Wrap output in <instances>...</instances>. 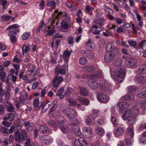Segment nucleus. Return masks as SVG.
I'll return each mask as SVG.
<instances>
[{"label":"nucleus","mask_w":146,"mask_h":146,"mask_svg":"<svg viewBox=\"0 0 146 146\" xmlns=\"http://www.w3.org/2000/svg\"><path fill=\"white\" fill-rule=\"evenodd\" d=\"M110 70L111 77L114 78L117 82L120 83L124 80V78L125 76V69L121 68L119 70L113 71L110 68Z\"/></svg>","instance_id":"1"},{"label":"nucleus","mask_w":146,"mask_h":146,"mask_svg":"<svg viewBox=\"0 0 146 146\" xmlns=\"http://www.w3.org/2000/svg\"><path fill=\"white\" fill-rule=\"evenodd\" d=\"M62 113L70 121L74 119L78 115V113L75 110L70 108H67L63 109Z\"/></svg>","instance_id":"2"},{"label":"nucleus","mask_w":146,"mask_h":146,"mask_svg":"<svg viewBox=\"0 0 146 146\" xmlns=\"http://www.w3.org/2000/svg\"><path fill=\"white\" fill-rule=\"evenodd\" d=\"M27 135L26 131L24 130L21 131V136L19 132H17L15 134V140L19 143H21L23 141L26 140L27 138Z\"/></svg>","instance_id":"3"},{"label":"nucleus","mask_w":146,"mask_h":146,"mask_svg":"<svg viewBox=\"0 0 146 146\" xmlns=\"http://www.w3.org/2000/svg\"><path fill=\"white\" fill-rule=\"evenodd\" d=\"M125 64L128 67L132 68L137 65V63L135 59L131 58H128L126 59L125 61Z\"/></svg>","instance_id":"4"},{"label":"nucleus","mask_w":146,"mask_h":146,"mask_svg":"<svg viewBox=\"0 0 146 146\" xmlns=\"http://www.w3.org/2000/svg\"><path fill=\"white\" fill-rule=\"evenodd\" d=\"M106 51L107 52H113V53H119V49L115 48V46L113 43L110 42L107 44L105 47Z\"/></svg>","instance_id":"5"},{"label":"nucleus","mask_w":146,"mask_h":146,"mask_svg":"<svg viewBox=\"0 0 146 146\" xmlns=\"http://www.w3.org/2000/svg\"><path fill=\"white\" fill-rule=\"evenodd\" d=\"M119 53H113V52H111L110 53H107L104 57V60L106 62H111L114 59L116 55Z\"/></svg>","instance_id":"6"},{"label":"nucleus","mask_w":146,"mask_h":146,"mask_svg":"<svg viewBox=\"0 0 146 146\" xmlns=\"http://www.w3.org/2000/svg\"><path fill=\"white\" fill-rule=\"evenodd\" d=\"M74 145L75 146H87L88 143L85 139L80 137L78 139H75Z\"/></svg>","instance_id":"7"},{"label":"nucleus","mask_w":146,"mask_h":146,"mask_svg":"<svg viewBox=\"0 0 146 146\" xmlns=\"http://www.w3.org/2000/svg\"><path fill=\"white\" fill-rule=\"evenodd\" d=\"M84 136L88 139L90 138L92 136V131L90 127H84L82 128Z\"/></svg>","instance_id":"8"},{"label":"nucleus","mask_w":146,"mask_h":146,"mask_svg":"<svg viewBox=\"0 0 146 146\" xmlns=\"http://www.w3.org/2000/svg\"><path fill=\"white\" fill-rule=\"evenodd\" d=\"M97 98L98 100L100 102L105 103H107L109 101L110 98L109 96L102 93L98 94Z\"/></svg>","instance_id":"9"},{"label":"nucleus","mask_w":146,"mask_h":146,"mask_svg":"<svg viewBox=\"0 0 146 146\" xmlns=\"http://www.w3.org/2000/svg\"><path fill=\"white\" fill-rule=\"evenodd\" d=\"M19 27L20 26L17 24H14L7 27L6 30H10L9 34V35H12L16 34L19 31V29L17 28Z\"/></svg>","instance_id":"10"},{"label":"nucleus","mask_w":146,"mask_h":146,"mask_svg":"<svg viewBox=\"0 0 146 146\" xmlns=\"http://www.w3.org/2000/svg\"><path fill=\"white\" fill-rule=\"evenodd\" d=\"M47 104H44L42 102H39L38 98H35L33 100V105L35 110L39 109L41 106H45Z\"/></svg>","instance_id":"11"},{"label":"nucleus","mask_w":146,"mask_h":146,"mask_svg":"<svg viewBox=\"0 0 146 146\" xmlns=\"http://www.w3.org/2000/svg\"><path fill=\"white\" fill-rule=\"evenodd\" d=\"M63 80V78L61 76L58 75L56 76L52 81V86L54 88H57L59 84Z\"/></svg>","instance_id":"12"},{"label":"nucleus","mask_w":146,"mask_h":146,"mask_svg":"<svg viewBox=\"0 0 146 146\" xmlns=\"http://www.w3.org/2000/svg\"><path fill=\"white\" fill-rule=\"evenodd\" d=\"M41 140L43 144L48 145L52 142V139L50 136L45 135L42 136Z\"/></svg>","instance_id":"13"},{"label":"nucleus","mask_w":146,"mask_h":146,"mask_svg":"<svg viewBox=\"0 0 146 146\" xmlns=\"http://www.w3.org/2000/svg\"><path fill=\"white\" fill-rule=\"evenodd\" d=\"M136 73L139 74L146 73V64H141L136 71Z\"/></svg>","instance_id":"14"},{"label":"nucleus","mask_w":146,"mask_h":146,"mask_svg":"<svg viewBox=\"0 0 146 146\" xmlns=\"http://www.w3.org/2000/svg\"><path fill=\"white\" fill-rule=\"evenodd\" d=\"M100 86L101 87L102 89H106L107 87L111 86V85L110 83L108 82L107 81L105 80H102L100 81Z\"/></svg>","instance_id":"15"},{"label":"nucleus","mask_w":146,"mask_h":146,"mask_svg":"<svg viewBox=\"0 0 146 146\" xmlns=\"http://www.w3.org/2000/svg\"><path fill=\"white\" fill-rule=\"evenodd\" d=\"M36 66L33 65L32 66V69L27 72V74L29 75L32 76H35L37 72L38 69L35 68Z\"/></svg>","instance_id":"16"},{"label":"nucleus","mask_w":146,"mask_h":146,"mask_svg":"<svg viewBox=\"0 0 146 146\" xmlns=\"http://www.w3.org/2000/svg\"><path fill=\"white\" fill-rule=\"evenodd\" d=\"M28 94L25 91L22 92L20 94V96L19 98V100L21 103H23L27 100Z\"/></svg>","instance_id":"17"},{"label":"nucleus","mask_w":146,"mask_h":146,"mask_svg":"<svg viewBox=\"0 0 146 146\" xmlns=\"http://www.w3.org/2000/svg\"><path fill=\"white\" fill-rule=\"evenodd\" d=\"M79 88L80 93L82 96H86L89 94V91L86 88L79 86Z\"/></svg>","instance_id":"18"},{"label":"nucleus","mask_w":146,"mask_h":146,"mask_svg":"<svg viewBox=\"0 0 146 146\" xmlns=\"http://www.w3.org/2000/svg\"><path fill=\"white\" fill-rule=\"evenodd\" d=\"M39 131L43 133H49V130L48 127L44 125H41L39 128Z\"/></svg>","instance_id":"19"},{"label":"nucleus","mask_w":146,"mask_h":146,"mask_svg":"<svg viewBox=\"0 0 146 146\" xmlns=\"http://www.w3.org/2000/svg\"><path fill=\"white\" fill-rule=\"evenodd\" d=\"M79 122L77 119H75L73 120V121L72 122L71 124L68 126V128L72 130L75 127L78 126Z\"/></svg>","instance_id":"20"},{"label":"nucleus","mask_w":146,"mask_h":146,"mask_svg":"<svg viewBox=\"0 0 146 146\" xmlns=\"http://www.w3.org/2000/svg\"><path fill=\"white\" fill-rule=\"evenodd\" d=\"M125 130V129L124 127L121 126L115 129V134L118 135H121L123 134Z\"/></svg>","instance_id":"21"},{"label":"nucleus","mask_w":146,"mask_h":146,"mask_svg":"<svg viewBox=\"0 0 146 146\" xmlns=\"http://www.w3.org/2000/svg\"><path fill=\"white\" fill-rule=\"evenodd\" d=\"M135 82L138 83H142L146 81V76L141 75L135 78Z\"/></svg>","instance_id":"22"},{"label":"nucleus","mask_w":146,"mask_h":146,"mask_svg":"<svg viewBox=\"0 0 146 146\" xmlns=\"http://www.w3.org/2000/svg\"><path fill=\"white\" fill-rule=\"evenodd\" d=\"M25 127L27 128V129L29 132H30L33 129V124L32 123H30L29 121L25 122L24 124Z\"/></svg>","instance_id":"23"},{"label":"nucleus","mask_w":146,"mask_h":146,"mask_svg":"<svg viewBox=\"0 0 146 146\" xmlns=\"http://www.w3.org/2000/svg\"><path fill=\"white\" fill-rule=\"evenodd\" d=\"M117 105L121 110L126 109L129 106V105L127 102H121L118 103Z\"/></svg>","instance_id":"24"},{"label":"nucleus","mask_w":146,"mask_h":146,"mask_svg":"<svg viewBox=\"0 0 146 146\" xmlns=\"http://www.w3.org/2000/svg\"><path fill=\"white\" fill-rule=\"evenodd\" d=\"M79 102H82V104L85 105L87 106L89 104V100L87 98L83 97H80L78 98Z\"/></svg>","instance_id":"25"},{"label":"nucleus","mask_w":146,"mask_h":146,"mask_svg":"<svg viewBox=\"0 0 146 146\" xmlns=\"http://www.w3.org/2000/svg\"><path fill=\"white\" fill-rule=\"evenodd\" d=\"M88 85L91 89H95L98 87L99 85L98 83L96 81H92L89 83Z\"/></svg>","instance_id":"26"},{"label":"nucleus","mask_w":146,"mask_h":146,"mask_svg":"<svg viewBox=\"0 0 146 146\" xmlns=\"http://www.w3.org/2000/svg\"><path fill=\"white\" fill-rule=\"evenodd\" d=\"M55 73L57 75L59 73L63 75L65 73V71L63 69L60 68L59 66H57L56 67Z\"/></svg>","instance_id":"27"},{"label":"nucleus","mask_w":146,"mask_h":146,"mask_svg":"<svg viewBox=\"0 0 146 146\" xmlns=\"http://www.w3.org/2000/svg\"><path fill=\"white\" fill-rule=\"evenodd\" d=\"M136 120L137 119L135 117H131L127 120V122L129 125H132L135 123Z\"/></svg>","instance_id":"28"},{"label":"nucleus","mask_w":146,"mask_h":146,"mask_svg":"<svg viewBox=\"0 0 146 146\" xmlns=\"http://www.w3.org/2000/svg\"><path fill=\"white\" fill-rule=\"evenodd\" d=\"M131 111L129 110L126 111L123 115L122 118L124 120L127 119L131 115Z\"/></svg>","instance_id":"29"},{"label":"nucleus","mask_w":146,"mask_h":146,"mask_svg":"<svg viewBox=\"0 0 146 146\" xmlns=\"http://www.w3.org/2000/svg\"><path fill=\"white\" fill-rule=\"evenodd\" d=\"M123 98L125 100L127 101H130L133 100L134 98V96L132 94H126L123 96Z\"/></svg>","instance_id":"30"},{"label":"nucleus","mask_w":146,"mask_h":146,"mask_svg":"<svg viewBox=\"0 0 146 146\" xmlns=\"http://www.w3.org/2000/svg\"><path fill=\"white\" fill-rule=\"evenodd\" d=\"M84 70L86 72H90L94 70V68L93 65H86L84 67Z\"/></svg>","instance_id":"31"},{"label":"nucleus","mask_w":146,"mask_h":146,"mask_svg":"<svg viewBox=\"0 0 146 146\" xmlns=\"http://www.w3.org/2000/svg\"><path fill=\"white\" fill-rule=\"evenodd\" d=\"M96 133L99 135H102L104 132V129L101 127H98L95 129Z\"/></svg>","instance_id":"32"},{"label":"nucleus","mask_w":146,"mask_h":146,"mask_svg":"<svg viewBox=\"0 0 146 146\" xmlns=\"http://www.w3.org/2000/svg\"><path fill=\"white\" fill-rule=\"evenodd\" d=\"M127 131L129 136H130L131 138H132L134 135L133 127L132 128H128Z\"/></svg>","instance_id":"33"},{"label":"nucleus","mask_w":146,"mask_h":146,"mask_svg":"<svg viewBox=\"0 0 146 146\" xmlns=\"http://www.w3.org/2000/svg\"><path fill=\"white\" fill-rule=\"evenodd\" d=\"M72 130H69L66 134H67V137L69 139H72L74 137V134Z\"/></svg>","instance_id":"34"},{"label":"nucleus","mask_w":146,"mask_h":146,"mask_svg":"<svg viewBox=\"0 0 146 146\" xmlns=\"http://www.w3.org/2000/svg\"><path fill=\"white\" fill-rule=\"evenodd\" d=\"M122 62V60L121 58H118L115 60L113 64L114 66H119L121 65Z\"/></svg>","instance_id":"35"},{"label":"nucleus","mask_w":146,"mask_h":146,"mask_svg":"<svg viewBox=\"0 0 146 146\" xmlns=\"http://www.w3.org/2000/svg\"><path fill=\"white\" fill-rule=\"evenodd\" d=\"M47 5L48 7H50L52 9H55L56 7V3L53 1L48 0L47 1Z\"/></svg>","instance_id":"36"},{"label":"nucleus","mask_w":146,"mask_h":146,"mask_svg":"<svg viewBox=\"0 0 146 146\" xmlns=\"http://www.w3.org/2000/svg\"><path fill=\"white\" fill-rule=\"evenodd\" d=\"M139 110L138 107H135L133 109L132 114L134 116L137 117L139 115Z\"/></svg>","instance_id":"37"},{"label":"nucleus","mask_w":146,"mask_h":146,"mask_svg":"<svg viewBox=\"0 0 146 146\" xmlns=\"http://www.w3.org/2000/svg\"><path fill=\"white\" fill-rule=\"evenodd\" d=\"M79 63L81 65L86 64L87 62V59L84 57H82L79 59Z\"/></svg>","instance_id":"38"},{"label":"nucleus","mask_w":146,"mask_h":146,"mask_svg":"<svg viewBox=\"0 0 146 146\" xmlns=\"http://www.w3.org/2000/svg\"><path fill=\"white\" fill-rule=\"evenodd\" d=\"M98 112L96 110H93L92 112L89 116L91 118L95 119L98 116Z\"/></svg>","instance_id":"39"},{"label":"nucleus","mask_w":146,"mask_h":146,"mask_svg":"<svg viewBox=\"0 0 146 146\" xmlns=\"http://www.w3.org/2000/svg\"><path fill=\"white\" fill-rule=\"evenodd\" d=\"M139 46L141 47L145 50H146V40H143L139 43Z\"/></svg>","instance_id":"40"},{"label":"nucleus","mask_w":146,"mask_h":146,"mask_svg":"<svg viewBox=\"0 0 146 146\" xmlns=\"http://www.w3.org/2000/svg\"><path fill=\"white\" fill-rule=\"evenodd\" d=\"M111 120L113 125H116L118 124V120L113 115H111Z\"/></svg>","instance_id":"41"},{"label":"nucleus","mask_w":146,"mask_h":146,"mask_svg":"<svg viewBox=\"0 0 146 146\" xmlns=\"http://www.w3.org/2000/svg\"><path fill=\"white\" fill-rule=\"evenodd\" d=\"M72 90V88L70 87H67V90L66 91L64 94V96L66 97H68L70 96Z\"/></svg>","instance_id":"42"},{"label":"nucleus","mask_w":146,"mask_h":146,"mask_svg":"<svg viewBox=\"0 0 146 146\" xmlns=\"http://www.w3.org/2000/svg\"><path fill=\"white\" fill-rule=\"evenodd\" d=\"M11 18V16H7L5 15H3L1 17L2 21L5 22L9 20Z\"/></svg>","instance_id":"43"},{"label":"nucleus","mask_w":146,"mask_h":146,"mask_svg":"<svg viewBox=\"0 0 146 146\" xmlns=\"http://www.w3.org/2000/svg\"><path fill=\"white\" fill-rule=\"evenodd\" d=\"M137 89V87L135 86H130L128 87V91L129 93H132L135 92Z\"/></svg>","instance_id":"44"},{"label":"nucleus","mask_w":146,"mask_h":146,"mask_svg":"<svg viewBox=\"0 0 146 146\" xmlns=\"http://www.w3.org/2000/svg\"><path fill=\"white\" fill-rule=\"evenodd\" d=\"M74 128V131L75 133L78 136H81L82 134V133L80 131L79 127V126H77V127Z\"/></svg>","instance_id":"45"},{"label":"nucleus","mask_w":146,"mask_h":146,"mask_svg":"<svg viewBox=\"0 0 146 146\" xmlns=\"http://www.w3.org/2000/svg\"><path fill=\"white\" fill-rule=\"evenodd\" d=\"M87 57L89 59H93L94 58V55L91 52L88 51L85 53Z\"/></svg>","instance_id":"46"},{"label":"nucleus","mask_w":146,"mask_h":146,"mask_svg":"<svg viewBox=\"0 0 146 146\" xmlns=\"http://www.w3.org/2000/svg\"><path fill=\"white\" fill-rule=\"evenodd\" d=\"M127 42L131 46L137 48V46H136L137 45V42L136 41L130 40H128Z\"/></svg>","instance_id":"47"},{"label":"nucleus","mask_w":146,"mask_h":146,"mask_svg":"<svg viewBox=\"0 0 146 146\" xmlns=\"http://www.w3.org/2000/svg\"><path fill=\"white\" fill-rule=\"evenodd\" d=\"M61 131L64 133L66 134V133L69 130L70 128L68 129L66 128V125H64L59 127Z\"/></svg>","instance_id":"48"},{"label":"nucleus","mask_w":146,"mask_h":146,"mask_svg":"<svg viewBox=\"0 0 146 146\" xmlns=\"http://www.w3.org/2000/svg\"><path fill=\"white\" fill-rule=\"evenodd\" d=\"M90 116L86 117V122L88 125H92V121Z\"/></svg>","instance_id":"49"},{"label":"nucleus","mask_w":146,"mask_h":146,"mask_svg":"<svg viewBox=\"0 0 146 146\" xmlns=\"http://www.w3.org/2000/svg\"><path fill=\"white\" fill-rule=\"evenodd\" d=\"M8 104H9V105L10 106H9L7 108V111H8L12 112L14 111V108L12 106V104L10 102H7Z\"/></svg>","instance_id":"50"},{"label":"nucleus","mask_w":146,"mask_h":146,"mask_svg":"<svg viewBox=\"0 0 146 146\" xmlns=\"http://www.w3.org/2000/svg\"><path fill=\"white\" fill-rule=\"evenodd\" d=\"M143 89L141 90V91H139L137 94V96L140 98H144L145 97V91H143Z\"/></svg>","instance_id":"51"},{"label":"nucleus","mask_w":146,"mask_h":146,"mask_svg":"<svg viewBox=\"0 0 146 146\" xmlns=\"http://www.w3.org/2000/svg\"><path fill=\"white\" fill-rule=\"evenodd\" d=\"M0 131L3 133H8V129L2 126L0 127Z\"/></svg>","instance_id":"52"},{"label":"nucleus","mask_w":146,"mask_h":146,"mask_svg":"<svg viewBox=\"0 0 146 146\" xmlns=\"http://www.w3.org/2000/svg\"><path fill=\"white\" fill-rule=\"evenodd\" d=\"M68 103L69 105L70 106H75L77 104L76 101L70 99L68 100Z\"/></svg>","instance_id":"53"},{"label":"nucleus","mask_w":146,"mask_h":146,"mask_svg":"<svg viewBox=\"0 0 146 146\" xmlns=\"http://www.w3.org/2000/svg\"><path fill=\"white\" fill-rule=\"evenodd\" d=\"M30 35V34L29 33H24L22 36V37L23 39L26 40L29 38Z\"/></svg>","instance_id":"54"},{"label":"nucleus","mask_w":146,"mask_h":146,"mask_svg":"<svg viewBox=\"0 0 146 146\" xmlns=\"http://www.w3.org/2000/svg\"><path fill=\"white\" fill-rule=\"evenodd\" d=\"M15 117V115L12 113H9L8 114V118L10 121H13L14 120Z\"/></svg>","instance_id":"55"},{"label":"nucleus","mask_w":146,"mask_h":146,"mask_svg":"<svg viewBox=\"0 0 146 146\" xmlns=\"http://www.w3.org/2000/svg\"><path fill=\"white\" fill-rule=\"evenodd\" d=\"M10 38L11 41V42L13 44H15L17 41L15 36L14 35H10Z\"/></svg>","instance_id":"56"},{"label":"nucleus","mask_w":146,"mask_h":146,"mask_svg":"<svg viewBox=\"0 0 146 146\" xmlns=\"http://www.w3.org/2000/svg\"><path fill=\"white\" fill-rule=\"evenodd\" d=\"M48 124L54 127H56L57 126V124L52 120L50 119L47 121Z\"/></svg>","instance_id":"57"},{"label":"nucleus","mask_w":146,"mask_h":146,"mask_svg":"<svg viewBox=\"0 0 146 146\" xmlns=\"http://www.w3.org/2000/svg\"><path fill=\"white\" fill-rule=\"evenodd\" d=\"M132 139L129 138H127L125 139V143L127 145L130 146L132 144Z\"/></svg>","instance_id":"58"},{"label":"nucleus","mask_w":146,"mask_h":146,"mask_svg":"<svg viewBox=\"0 0 146 146\" xmlns=\"http://www.w3.org/2000/svg\"><path fill=\"white\" fill-rule=\"evenodd\" d=\"M94 8L90 6L87 5L86 8V12H91L93 11Z\"/></svg>","instance_id":"59"},{"label":"nucleus","mask_w":146,"mask_h":146,"mask_svg":"<svg viewBox=\"0 0 146 146\" xmlns=\"http://www.w3.org/2000/svg\"><path fill=\"white\" fill-rule=\"evenodd\" d=\"M104 123V120L103 118L100 119L97 121V123L98 126H100L103 124Z\"/></svg>","instance_id":"60"},{"label":"nucleus","mask_w":146,"mask_h":146,"mask_svg":"<svg viewBox=\"0 0 146 146\" xmlns=\"http://www.w3.org/2000/svg\"><path fill=\"white\" fill-rule=\"evenodd\" d=\"M71 54V52L69 51L68 50H65L63 54V57L69 56Z\"/></svg>","instance_id":"61"},{"label":"nucleus","mask_w":146,"mask_h":146,"mask_svg":"<svg viewBox=\"0 0 146 146\" xmlns=\"http://www.w3.org/2000/svg\"><path fill=\"white\" fill-rule=\"evenodd\" d=\"M141 142L143 144L146 143V137L142 135V136L140 138Z\"/></svg>","instance_id":"62"},{"label":"nucleus","mask_w":146,"mask_h":146,"mask_svg":"<svg viewBox=\"0 0 146 146\" xmlns=\"http://www.w3.org/2000/svg\"><path fill=\"white\" fill-rule=\"evenodd\" d=\"M61 27L62 29H67L68 24L65 23L64 21L62 22L61 23Z\"/></svg>","instance_id":"63"},{"label":"nucleus","mask_w":146,"mask_h":146,"mask_svg":"<svg viewBox=\"0 0 146 146\" xmlns=\"http://www.w3.org/2000/svg\"><path fill=\"white\" fill-rule=\"evenodd\" d=\"M64 87H61L57 92L56 93V95H59L60 94H62L64 91Z\"/></svg>","instance_id":"64"}]
</instances>
